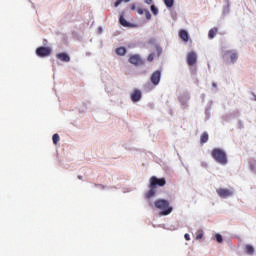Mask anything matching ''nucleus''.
<instances>
[{"instance_id":"obj_1","label":"nucleus","mask_w":256,"mask_h":256,"mask_svg":"<svg viewBox=\"0 0 256 256\" xmlns=\"http://www.w3.org/2000/svg\"><path fill=\"white\" fill-rule=\"evenodd\" d=\"M211 157L220 165H227V153L221 148H214L211 151Z\"/></svg>"},{"instance_id":"obj_2","label":"nucleus","mask_w":256,"mask_h":256,"mask_svg":"<svg viewBox=\"0 0 256 256\" xmlns=\"http://www.w3.org/2000/svg\"><path fill=\"white\" fill-rule=\"evenodd\" d=\"M155 208L160 209V215H170L173 211V207L169 206V201L164 199H159L154 202Z\"/></svg>"},{"instance_id":"obj_3","label":"nucleus","mask_w":256,"mask_h":256,"mask_svg":"<svg viewBox=\"0 0 256 256\" xmlns=\"http://www.w3.org/2000/svg\"><path fill=\"white\" fill-rule=\"evenodd\" d=\"M165 185H167V180H165V178H157L155 176H152L150 178L149 187H165Z\"/></svg>"},{"instance_id":"obj_4","label":"nucleus","mask_w":256,"mask_h":256,"mask_svg":"<svg viewBox=\"0 0 256 256\" xmlns=\"http://www.w3.org/2000/svg\"><path fill=\"white\" fill-rule=\"evenodd\" d=\"M216 193L221 197V199H227V197H232L233 188H218L216 189Z\"/></svg>"},{"instance_id":"obj_5","label":"nucleus","mask_w":256,"mask_h":256,"mask_svg":"<svg viewBox=\"0 0 256 256\" xmlns=\"http://www.w3.org/2000/svg\"><path fill=\"white\" fill-rule=\"evenodd\" d=\"M51 51L50 47L41 46L36 49V55L38 57H49V55H51Z\"/></svg>"},{"instance_id":"obj_6","label":"nucleus","mask_w":256,"mask_h":256,"mask_svg":"<svg viewBox=\"0 0 256 256\" xmlns=\"http://www.w3.org/2000/svg\"><path fill=\"white\" fill-rule=\"evenodd\" d=\"M187 64L189 65V67L197 65V53L191 51L187 54Z\"/></svg>"},{"instance_id":"obj_7","label":"nucleus","mask_w":256,"mask_h":256,"mask_svg":"<svg viewBox=\"0 0 256 256\" xmlns=\"http://www.w3.org/2000/svg\"><path fill=\"white\" fill-rule=\"evenodd\" d=\"M150 80L153 85H159L161 81V70H156L155 72H153Z\"/></svg>"},{"instance_id":"obj_8","label":"nucleus","mask_w":256,"mask_h":256,"mask_svg":"<svg viewBox=\"0 0 256 256\" xmlns=\"http://www.w3.org/2000/svg\"><path fill=\"white\" fill-rule=\"evenodd\" d=\"M224 57H230L231 63H235L237 59H239V56L236 54V52H233L231 50H228L224 53Z\"/></svg>"},{"instance_id":"obj_9","label":"nucleus","mask_w":256,"mask_h":256,"mask_svg":"<svg viewBox=\"0 0 256 256\" xmlns=\"http://www.w3.org/2000/svg\"><path fill=\"white\" fill-rule=\"evenodd\" d=\"M56 57L57 59H59L60 61H63L64 63H69V61H71V57H69V54L65 52L56 54Z\"/></svg>"},{"instance_id":"obj_10","label":"nucleus","mask_w":256,"mask_h":256,"mask_svg":"<svg viewBox=\"0 0 256 256\" xmlns=\"http://www.w3.org/2000/svg\"><path fill=\"white\" fill-rule=\"evenodd\" d=\"M129 63H131L132 65H141V63H142L141 57L137 54L132 55L129 58Z\"/></svg>"},{"instance_id":"obj_11","label":"nucleus","mask_w":256,"mask_h":256,"mask_svg":"<svg viewBox=\"0 0 256 256\" xmlns=\"http://www.w3.org/2000/svg\"><path fill=\"white\" fill-rule=\"evenodd\" d=\"M131 100L134 103H137V101H141V91L140 90H134V92L131 94Z\"/></svg>"},{"instance_id":"obj_12","label":"nucleus","mask_w":256,"mask_h":256,"mask_svg":"<svg viewBox=\"0 0 256 256\" xmlns=\"http://www.w3.org/2000/svg\"><path fill=\"white\" fill-rule=\"evenodd\" d=\"M136 11L139 15H143V13H145V17L148 21L151 19V13L149 12V10L143 9V8H137Z\"/></svg>"},{"instance_id":"obj_13","label":"nucleus","mask_w":256,"mask_h":256,"mask_svg":"<svg viewBox=\"0 0 256 256\" xmlns=\"http://www.w3.org/2000/svg\"><path fill=\"white\" fill-rule=\"evenodd\" d=\"M119 23L120 25H122V27H133V24L125 20V17L123 16V14L120 15Z\"/></svg>"},{"instance_id":"obj_14","label":"nucleus","mask_w":256,"mask_h":256,"mask_svg":"<svg viewBox=\"0 0 256 256\" xmlns=\"http://www.w3.org/2000/svg\"><path fill=\"white\" fill-rule=\"evenodd\" d=\"M179 37H180V39H182V41H184L185 43H187V41H189V33H187L186 30H180V32H179Z\"/></svg>"},{"instance_id":"obj_15","label":"nucleus","mask_w":256,"mask_h":256,"mask_svg":"<svg viewBox=\"0 0 256 256\" xmlns=\"http://www.w3.org/2000/svg\"><path fill=\"white\" fill-rule=\"evenodd\" d=\"M207 141H209V134L207 132H204L200 136V143L203 145V144L207 143Z\"/></svg>"},{"instance_id":"obj_16","label":"nucleus","mask_w":256,"mask_h":256,"mask_svg":"<svg viewBox=\"0 0 256 256\" xmlns=\"http://www.w3.org/2000/svg\"><path fill=\"white\" fill-rule=\"evenodd\" d=\"M245 253H247V255H253V253H255V248L252 245L247 244L245 246Z\"/></svg>"},{"instance_id":"obj_17","label":"nucleus","mask_w":256,"mask_h":256,"mask_svg":"<svg viewBox=\"0 0 256 256\" xmlns=\"http://www.w3.org/2000/svg\"><path fill=\"white\" fill-rule=\"evenodd\" d=\"M217 31H218L217 27L210 29L208 32L209 39H214Z\"/></svg>"},{"instance_id":"obj_18","label":"nucleus","mask_w":256,"mask_h":256,"mask_svg":"<svg viewBox=\"0 0 256 256\" xmlns=\"http://www.w3.org/2000/svg\"><path fill=\"white\" fill-rule=\"evenodd\" d=\"M127 53V49L125 47H119L116 49V54L120 55L121 57Z\"/></svg>"},{"instance_id":"obj_19","label":"nucleus","mask_w":256,"mask_h":256,"mask_svg":"<svg viewBox=\"0 0 256 256\" xmlns=\"http://www.w3.org/2000/svg\"><path fill=\"white\" fill-rule=\"evenodd\" d=\"M150 190L146 193L147 199H151L155 195V187H149Z\"/></svg>"},{"instance_id":"obj_20","label":"nucleus","mask_w":256,"mask_h":256,"mask_svg":"<svg viewBox=\"0 0 256 256\" xmlns=\"http://www.w3.org/2000/svg\"><path fill=\"white\" fill-rule=\"evenodd\" d=\"M59 139H60L59 134H54L52 136V141H53L54 145H57L59 143Z\"/></svg>"},{"instance_id":"obj_21","label":"nucleus","mask_w":256,"mask_h":256,"mask_svg":"<svg viewBox=\"0 0 256 256\" xmlns=\"http://www.w3.org/2000/svg\"><path fill=\"white\" fill-rule=\"evenodd\" d=\"M131 0H117L114 4V7H119L121 3H129Z\"/></svg>"},{"instance_id":"obj_22","label":"nucleus","mask_w":256,"mask_h":256,"mask_svg":"<svg viewBox=\"0 0 256 256\" xmlns=\"http://www.w3.org/2000/svg\"><path fill=\"white\" fill-rule=\"evenodd\" d=\"M166 7H173L174 0H164Z\"/></svg>"},{"instance_id":"obj_23","label":"nucleus","mask_w":256,"mask_h":256,"mask_svg":"<svg viewBox=\"0 0 256 256\" xmlns=\"http://www.w3.org/2000/svg\"><path fill=\"white\" fill-rule=\"evenodd\" d=\"M150 9H151V12L153 13V15H158L159 9H157V7H155V5H152Z\"/></svg>"},{"instance_id":"obj_24","label":"nucleus","mask_w":256,"mask_h":256,"mask_svg":"<svg viewBox=\"0 0 256 256\" xmlns=\"http://www.w3.org/2000/svg\"><path fill=\"white\" fill-rule=\"evenodd\" d=\"M196 239H203V230H198L196 233Z\"/></svg>"},{"instance_id":"obj_25","label":"nucleus","mask_w":256,"mask_h":256,"mask_svg":"<svg viewBox=\"0 0 256 256\" xmlns=\"http://www.w3.org/2000/svg\"><path fill=\"white\" fill-rule=\"evenodd\" d=\"M215 237L218 243H223V236L221 234H216Z\"/></svg>"},{"instance_id":"obj_26","label":"nucleus","mask_w":256,"mask_h":256,"mask_svg":"<svg viewBox=\"0 0 256 256\" xmlns=\"http://www.w3.org/2000/svg\"><path fill=\"white\" fill-rule=\"evenodd\" d=\"M153 59H155V53L149 54V56L147 57V61L151 62L153 61Z\"/></svg>"},{"instance_id":"obj_27","label":"nucleus","mask_w":256,"mask_h":256,"mask_svg":"<svg viewBox=\"0 0 256 256\" xmlns=\"http://www.w3.org/2000/svg\"><path fill=\"white\" fill-rule=\"evenodd\" d=\"M156 51L158 53V56H160L161 55V51H162L161 47L156 46Z\"/></svg>"},{"instance_id":"obj_28","label":"nucleus","mask_w":256,"mask_h":256,"mask_svg":"<svg viewBox=\"0 0 256 256\" xmlns=\"http://www.w3.org/2000/svg\"><path fill=\"white\" fill-rule=\"evenodd\" d=\"M130 9H131L132 11H137V6H136L135 4H132V5L130 6Z\"/></svg>"},{"instance_id":"obj_29","label":"nucleus","mask_w":256,"mask_h":256,"mask_svg":"<svg viewBox=\"0 0 256 256\" xmlns=\"http://www.w3.org/2000/svg\"><path fill=\"white\" fill-rule=\"evenodd\" d=\"M184 239H185L186 241H191V237L189 236V234H185V235H184Z\"/></svg>"},{"instance_id":"obj_30","label":"nucleus","mask_w":256,"mask_h":256,"mask_svg":"<svg viewBox=\"0 0 256 256\" xmlns=\"http://www.w3.org/2000/svg\"><path fill=\"white\" fill-rule=\"evenodd\" d=\"M145 3H146L147 5H151V4L153 3V0H145Z\"/></svg>"},{"instance_id":"obj_31","label":"nucleus","mask_w":256,"mask_h":256,"mask_svg":"<svg viewBox=\"0 0 256 256\" xmlns=\"http://www.w3.org/2000/svg\"><path fill=\"white\" fill-rule=\"evenodd\" d=\"M212 87H217V84L215 82L212 83Z\"/></svg>"},{"instance_id":"obj_32","label":"nucleus","mask_w":256,"mask_h":256,"mask_svg":"<svg viewBox=\"0 0 256 256\" xmlns=\"http://www.w3.org/2000/svg\"><path fill=\"white\" fill-rule=\"evenodd\" d=\"M78 179H80V180L83 179V176H78Z\"/></svg>"},{"instance_id":"obj_33","label":"nucleus","mask_w":256,"mask_h":256,"mask_svg":"<svg viewBox=\"0 0 256 256\" xmlns=\"http://www.w3.org/2000/svg\"><path fill=\"white\" fill-rule=\"evenodd\" d=\"M254 100L256 101V96H254Z\"/></svg>"}]
</instances>
